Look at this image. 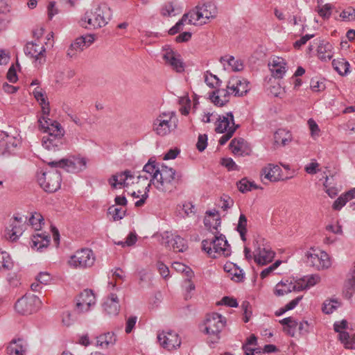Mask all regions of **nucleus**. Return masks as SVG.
Masks as SVG:
<instances>
[{
  "label": "nucleus",
  "instance_id": "58",
  "mask_svg": "<svg viewBox=\"0 0 355 355\" xmlns=\"http://www.w3.org/2000/svg\"><path fill=\"white\" fill-rule=\"evenodd\" d=\"M298 326V322L297 320L293 319L291 324L288 327H284L283 330L286 332L288 336L291 337H294L295 335L296 329Z\"/></svg>",
  "mask_w": 355,
  "mask_h": 355
},
{
  "label": "nucleus",
  "instance_id": "45",
  "mask_svg": "<svg viewBox=\"0 0 355 355\" xmlns=\"http://www.w3.org/2000/svg\"><path fill=\"white\" fill-rule=\"evenodd\" d=\"M340 305L337 300H327L322 304V310L325 314L332 313Z\"/></svg>",
  "mask_w": 355,
  "mask_h": 355
},
{
  "label": "nucleus",
  "instance_id": "17",
  "mask_svg": "<svg viewBox=\"0 0 355 355\" xmlns=\"http://www.w3.org/2000/svg\"><path fill=\"white\" fill-rule=\"evenodd\" d=\"M96 304V297L92 290H84L76 300V307L78 313L87 312Z\"/></svg>",
  "mask_w": 355,
  "mask_h": 355
},
{
  "label": "nucleus",
  "instance_id": "3",
  "mask_svg": "<svg viewBox=\"0 0 355 355\" xmlns=\"http://www.w3.org/2000/svg\"><path fill=\"white\" fill-rule=\"evenodd\" d=\"M112 11L105 3L98 4L87 10L80 21L85 28H99L105 26L112 19Z\"/></svg>",
  "mask_w": 355,
  "mask_h": 355
},
{
  "label": "nucleus",
  "instance_id": "61",
  "mask_svg": "<svg viewBox=\"0 0 355 355\" xmlns=\"http://www.w3.org/2000/svg\"><path fill=\"white\" fill-rule=\"evenodd\" d=\"M281 261L277 260L270 266L263 270L260 274L261 277L262 279L266 278L270 272L275 270L281 264Z\"/></svg>",
  "mask_w": 355,
  "mask_h": 355
},
{
  "label": "nucleus",
  "instance_id": "56",
  "mask_svg": "<svg viewBox=\"0 0 355 355\" xmlns=\"http://www.w3.org/2000/svg\"><path fill=\"white\" fill-rule=\"evenodd\" d=\"M35 279L41 284L47 285L51 282L52 276L47 272H41L37 275Z\"/></svg>",
  "mask_w": 355,
  "mask_h": 355
},
{
  "label": "nucleus",
  "instance_id": "19",
  "mask_svg": "<svg viewBox=\"0 0 355 355\" xmlns=\"http://www.w3.org/2000/svg\"><path fill=\"white\" fill-rule=\"evenodd\" d=\"M24 52L26 55L35 58L36 64H42L46 60V50L44 45L42 44H37L33 42H28L26 45Z\"/></svg>",
  "mask_w": 355,
  "mask_h": 355
},
{
  "label": "nucleus",
  "instance_id": "12",
  "mask_svg": "<svg viewBox=\"0 0 355 355\" xmlns=\"http://www.w3.org/2000/svg\"><path fill=\"white\" fill-rule=\"evenodd\" d=\"M19 144V138L10 136L5 132L0 133V155L9 157L15 155Z\"/></svg>",
  "mask_w": 355,
  "mask_h": 355
},
{
  "label": "nucleus",
  "instance_id": "63",
  "mask_svg": "<svg viewBox=\"0 0 355 355\" xmlns=\"http://www.w3.org/2000/svg\"><path fill=\"white\" fill-rule=\"evenodd\" d=\"M308 125L309 126V129L311 130V135L312 137H315L319 135L320 129L316 123V122L312 119H310L308 121Z\"/></svg>",
  "mask_w": 355,
  "mask_h": 355
},
{
  "label": "nucleus",
  "instance_id": "4",
  "mask_svg": "<svg viewBox=\"0 0 355 355\" xmlns=\"http://www.w3.org/2000/svg\"><path fill=\"white\" fill-rule=\"evenodd\" d=\"M218 13L216 5L208 2L196 6L194 8L185 13L188 16L189 24L202 26L214 19Z\"/></svg>",
  "mask_w": 355,
  "mask_h": 355
},
{
  "label": "nucleus",
  "instance_id": "51",
  "mask_svg": "<svg viewBox=\"0 0 355 355\" xmlns=\"http://www.w3.org/2000/svg\"><path fill=\"white\" fill-rule=\"evenodd\" d=\"M239 190L242 193H245L251 191L252 189H257L256 185L252 182H250L246 178L241 179L237 183Z\"/></svg>",
  "mask_w": 355,
  "mask_h": 355
},
{
  "label": "nucleus",
  "instance_id": "27",
  "mask_svg": "<svg viewBox=\"0 0 355 355\" xmlns=\"http://www.w3.org/2000/svg\"><path fill=\"white\" fill-rule=\"evenodd\" d=\"M33 94L42 107V116H48L50 113L49 101L45 97V92L40 87H37L33 91Z\"/></svg>",
  "mask_w": 355,
  "mask_h": 355
},
{
  "label": "nucleus",
  "instance_id": "23",
  "mask_svg": "<svg viewBox=\"0 0 355 355\" xmlns=\"http://www.w3.org/2000/svg\"><path fill=\"white\" fill-rule=\"evenodd\" d=\"M132 179L133 175L131 174L130 171H125L123 173L112 175L109 180V183L113 188H117V187H121L122 186L126 187L133 183V182L131 181Z\"/></svg>",
  "mask_w": 355,
  "mask_h": 355
},
{
  "label": "nucleus",
  "instance_id": "48",
  "mask_svg": "<svg viewBox=\"0 0 355 355\" xmlns=\"http://www.w3.org/2000/svg\"><path fill=\"white\" fill-rule=\"evenodd\" d=\"M247 218L244 214H241L239 218V223L236 227L237 231L240 234L241 239L245 241L246 240L245 234L247 232Z\"/></svg>",
  "mask_w": 355,
  "mask_h": 355
},
{
  "label": "nucleus",
  "instance_id": "6",
  "mask_svg": "<svg viewBox=\"0 0 355 355\" xmlns=\"http://www.w3.org/2000/svg\"><path fill=\"white\" fill-rule=\"evenodd\" d=\"M225 324L226 319L220 314L212 313L207 315L204 331L208 335L209 342L216 343L220 340V334Z\"/></svg>",
  "mask_w": 355,
  "mask_h": 355
},
{
  "label": "nucleus",
  "instance_id": "31",
  "mask_svg": "<svg viewBox=\"0 0 355 355\" xmlns=\"http://www.w3.org/2000/svg\"><path fill=\"white\" fill-rule=\"evenodd\" d=\"M270 71L275 78H282L286 71L284 59L280 58L274 59L270 65Z\"/></svg>",
  "mask_w": 355,
  "mask_h": 355
},
{
  "label": "nucleus",
  "instance_id": "40",
  "mask_svg": "<svg viewBox=\"0 0 355 355\" xmlns=\"http://www.w3.org/2000/svg\"><path fill=\"white\" fill-rule=\"evenodd\" d=\"M245 144L243 139H234L230 144L232 152L235 155H243L245 152Z\"/></svg>",
  "mask_w": 355,
  "mask_h": 355
},
{
  "label": "nucleus",
  "instance_id": "22",
  "mask_svg": "<svg viewBox=\"0 0 355 355\" xmlns=\"http://www.w3.org/2000/svg\"><path fill=\"white\" fill-rule=\"evenodd\" d=\"M297 281L293 282L288 279L282 280L277 283L274 288V294L277 296H283L293 291H300Z\"/></svg>",
  "mask_w": 355,
  "mask_h": 355
},
{
  "label": "nucleus",
  "instance_id": "42",
  "mask_svg": "<svg viewBox=\"0 0 355 355\" xmlns=\"http://www.w3.org/2000/svg\"><path fill=\"white\" fill-rule=\"evenodd\" d=\"M334 6L330 3H325L324 5H318L315 11L318 12L320 17L323 19H329L331 15Z\"/></svg>",
  "mask_w": 355,
  "mask_h": 355
},
{
  "label": "nucleus",
  "instance_id": "53",
  "mask_svg": "<svg viewBox=\"0 0 355 355\" xmlns=\"http://www.w3.org/2000/svg\"><path fill=\"white\" fill-rule=\"evenodd\" d=\"M189 19L188 16L186 14H184L182 17L181 19L179 20L174 26H173L168 31V33L170 35H175L177 33H178L180 30L182 29L183 26L184 24H188Z\"/></svg>",
  "mask_w": 355,
  "mask_h": 355
},
{
  "label": "nucleus",
  "instance_id": "35",
  "mask_svg": "<svg viewBox=\"0 0 355 355\" xmlns=\"http://www.w3.org/2000/svg\"><path fill=\"white\" fill-rule=\"evenodd\" d=\"M274 140L277 145L284 146L291 141V135L288 131L279 129L274 134Z\"/></svg>",
  "mask_w": 355,
  "mask_h": 355
},
{
  "label": "nucleus",
  "instance_id": "25",
  "mask_svg": "<svg viewBox=\"0 0 355 355\" xmlns=\"http://www.w3.org/2000/svg\"><path fill=\"white\" fill-rule=\"evenodd\" d=\"M282 169L277 165L268 164L261 171V178L270 182H277L281 180Z\"/></svg>",
  "mask_w": 355,
  "mask_h": 355
},
{
  "label": "nucleus",
  "instance_id": "26",
  "mask_svg": "<svg viewBox=\"0 0 355 355\" xmlns=\"http://www.w3.org/2000/svg\"><path fill=\"white\" fill-rule=\"evenodd\" d=\"M230 94L227 88V89H218L209 94V99L214 105L221 107L229 102Z\"/></svg>",
  "mask_w": 355,
  "mask_h": 355
},
{
  "label": "nucleus",
  "instance_id": "2",
  "mask_svg": "<svg viewBox=\"0 0 355 355\" xmlns=\"http://www.w3.org/2000/svg\"><path fill=\"white\" fill-rule=\"evenodd\" d=\"M39 128L47 135L42 139V146L52 151L59 150L64 148L66 140L65 131L61 124L48 116H41L38 119Z\"/></svg>",
  "mask_w": 355,
  "mask_h": 355
},
{
  "label": "nucleus",
  "instance_id": "60",
  "mask_svg": "<svg viewBox=\"0 0 355 355\" xmlns=\"http://www.w3.org/2000/svg\"><path fill=\"white\" fill-rule=\"evenodd\" d=\"M137 321V316H130L126 320L125 331L126 334H130L134 329Z\"/></svg>",
  "mask_w": 355,
  "mask_h": 355
},
{
  "label": "nucleus",
  "instance_id": "55",
  "mask_svg": "<svg viewBox=\"0 0 355 355\" xmlns=\"http://www.w3.org/2000/svg\"><path fill=\"white\" fill-rule=\"evenodd\" d=\"M234 205V200L227 195H223L220 199L219 206L223 211H227Z\"/></svg>",
  "mask_w": 355,
  "mask_h": 355
},
{
  "label": "nucleus",
  "instance_id": "34",
  "mask_svg": "<svg viewBox=\"0 0 355 355\" xmlns=\"http://www.w3.org/2000/svg\"><path fill=\"white\" fill-rule=\"evenodd\" d=\"M355 198V188L338 197L333 204V209L340 210L348 201Z\"/></svg>",
  "mask_w": 355,
  "mask_h": 355
},
{
  "label": "nucleus",
  "instance_id": "20",
  "mask_svg": "<svg viewBox=\"0 0 355 355\" xmlns=\"http://www.w3.org/2000/svg\"><path fill=\"white\" fill-rule=\"evenodd\" d=\"M275 252L269 246L259 245L253 252V259L258 265H266L272 261Z\"/></svg>",
  "mask_w": 355,
  "mask_h": 355
},
{
  "label": "nucleus",
  "instance_id": "38",
  "mask_svg": "<svg viewBox=\"0 0 355 355\" xmlns=\"http://www.w3.org/2000/svg\"><path fill=\"white\" fill-rule=\"evenodd\" d=\"M115 341V336L111 332H107L97 338V345L101 347H107L110 345H114Z\"/></svg>",
  "mask_w": 355,
  "mask_h": 355
},
{
  "label": "nucleus",
  "instance_id": "47",
  "mask_svg": "<svg viewBox=\"0 0 355 355\" xmlns=\"http://www.w3.org/2000/svg\"><path fill=\"white\" fill-rule=\"evenodd\" d=\"M204 79L205 83L211 88H216L218 86H220L221 81L219 80V78L210 73L209 71H207L204 73Z\"/></svg>",
  "mask_w": 355,
  "mask_h": 355
},
{
  "label": "nucleus",
  "instance_id": "50",
  "mask_svg": "<svg viewBox=\"0 0 355 355\" xmlns=\"http://www.w3.org/2000/svg\"><path fill=\"white\" fill-rule=\"evenodd\" d=\"M30 225L35 230H39L42 224H44V218L40 213L35 212L29 218Z\"/></svg>",
  "mask_w": 355,
  "mask_h": 355
},
{
  "label": "nucleus",
  "instance_id": "5",
  "mask_svg": "<svg viewBox=\"0 0 355 355\" xmlns=\"http://www.w3.org/2000/svg\"><path fill=\"white\" fill-rule=\"evenodd\" d=\"M202 249L211 258L229 257L231 254V248L225 236L223 234L215 235L211 239H205L202 241Z\"/></svg>",
  "mask_w": 355,
  "mask_h": 355
},
{
  "label": "nucleus",
  "instance_id": "8",
  "mask_svg": "<svg viewBox=\"0 0 355 355\" xmlns=\"http://www.w3.org/2000/svg\"><path fill=\"white\" fill-rule=\"evenodd\" d=\"M37 179L40 187L46 192L53 193L60 188L61 174L56 170L38 173Z\"/></svg>",
  "mask_w": 355,
  "mask_h": 355
},
{
  "label": "nucleus",
  "instance_id": "16",
  "mask_svg": "<svg viewBox=\"0 0 355 355\" xmlns=\"http://www.w3.org/2000/svg\"><path fill=\"white\" fill-rule=\"evenodd\" d=\"M249 82L239 76H232L227 83V88L231 94L241 96L245 94L250 89Z\"/></svg>",
  "mask_w": 355,
  "mask_h": 355
},
{
  "label": "nucleus",
  "instance_id": "57",
  "mask_svg": "<svg viewBox=\"0 0 355 355\" xmlns=\"http://www.w3.org/2000/svg\"><path fill=\"white\" fill-rule=\"evenodd\" d=\"M173 267L174 269H175L177 271L185 272L187 277H192V271L191 270L187 267L186 265L180 263V262H175L173 264Z\"/></svg>",
  "mask_w": 355,
  "mask_h": 355
},
{
  "label": "nucleus",
  "instance_id": "44",
  "mask_svg": "<svg viewBox=\"0 0 355 355\" xmlns=\"http://www.w3.org/2000/svg\"><path fill=\"white\" fill-rule=\"evenodd\" d=\"M339 340L347 349H355V334L349 335L347 332L340 333Z\"/></svg>",
  "mask_w": 355,
  "mask_h": 355
},
{
  "label": "nucleus",
  "instance_id": "33",
  "mask_svg": "<svg viewBox=\"0 0 355 355\" xmlns=\"http://www.w3.org/2000/svg\"><path fill=\"white\" fill-rule=\"evenodd\" d=\"M320 280V277L318 275H311L310 276H305L299 280H297V284L300 291L308 289L315 284H317Z\"/></svg>",
  "mask_w": 355,
  "mask_h": 355
},
{
  "label": "nucleus",
  "instance_id": "24",
  "mask_svg": "<svg viewBox=\"0 0 355 355\" xmlns=\"http://www.w3.org/2000/svg\"><path fill=\"white\" fill-rule=\"evenodd\" d=\"M104 312L109 315H116L120 310L119 301L117 295L111 293L103 304Z\"/></svg>",
  "mask_w": 355,
  "mask_h": 355
},
{
  "label": "nucleus",
  "instance_id": "32",
  "mask_svg": "<svg viewBox=\"0 0 355 355\" xmlns=\"http://www.w3.org/2000/svg\"><path fill=\"white\" fill-rule=\"evenodd\" d=\"M26 346L22 339L14 340L7 347V352L9 355H24Z\"/></svg>",
  "mask_w": 355,
  "mask_h": 355
},
{
  "label": "nucleus",
  "instance_id": "43",
  "mask_svg": "<svg viewBox=\"0 0 355 355\" xmlns=\"http://www.w3.org/2000/svg\"><path fill=\"white\" fill-rule=\"evenodd\" d=\"M13 267V263L8 253L0 251V270H9Z\"/></svg>",
  "mask_w": 355,
  "mask_h": 355
},
{
  "label": "nucleus",
  "instance_id": "11",
  "mask_svg": "<svg viewBox=\"0 0 355 355\" xmlns=\"http://www.w3.org/2000/svg\"><path fill=\"white\" fill-rule=\"evenodd\" d=\"M306 263L317 270L329 268L331 262L329 254L323 251H316L311 249L306 253Z\"/></svg>",
  "mask_w": 355,
  "mask_h": 355
},
{
  "label": "nucleus",
  "instance_id": "13",
  "mask_svg": "<svg viewBox=\"0 0 355 355\" xmlns=\"http://www.w3.org/2000/svg\"><path fill=\"white\" fill-rule=\"evenodd\" d=\"M50 164L64 168L69 173H78L86 168L87 161L84 157H73L71 159H63L56 162H53Z\"/></svg>",
  "mask_w": 355,
  "mask_h": 355
},
{
  "label": "nucleus",
  "instance_id": "21",
  "mask_svg": "<svg viewBox=\"0 0 355 355\" xmlns=\"http://www.w3.org/2000/svg\"><path fill=\"white\" fill-rule=\"evenodd\" d=\"M234 127L236 131L239 125L234 123V115L232 112H230L218 116L215 130L218 133H224L230 131Z\"/></svg>",
  "mask_w": 355,
  "mask_h": 355
},
{
  "label": "nucleus",
  "instance_id": "64",
  "mask_svg": "<svg viewBox=\"0 0 355 355\" xmlns=\"http://www.w3.org/2000/svg\"><path fill=\"white\" fill-rule=\"evenodd\" d=\"M220 304H224L230 307H237L238 302L236 299L230 297H224L221 300Z\"/></svg>",
  "mask_w": 355,
  "mask_h": 355
},
{
  "label": "nucleus",
  "instance_id": "62",
  "mask_svg": "<svg viewBox=\"0 0 355 355\" xmlns=\"http://www.w3.org/2000/svg\"><path fill=\"white\" fill-rule=\"evenodd\" d=\"M182 210L186 216H190L195 214V206L191 202H185L182 204Z\"/></svg>",
  "mask_w": 355,
  "mask_h": 355
},
{
  "label": "nucleus",
  "instance_id": "9",
  "mask_svg": "<svg viewBox=\"0 0 355 355\" xmlns=\"http://www.w3.org/2000/svg\"><path fill=\"white\" fill-rule=\"evenodd\" d=\"M42 304L40 298L35 295H25L15 304V311L22 315H31L39 310Z\"/></svg>",
  "mask_w": 355,
  "mask_h": 355
},
{
  "label": "nucleus",
  "instance_id": "52",
  "mask_svg": "<svg viewBox=\"0 0 355 355\" xmlns=\"http://www.w3.org/2000/svg\"><path fill=\"white\" fill-rule=\"evenodd\" d=\"M85 46V42L84 41V38L83 36L77 38L76 41L71 44L70 49L68 51V55L72 57L74 53H72L73 50L81 51Z\"/></svg>",
  "mask_w": 355,
  "mask_h": 355
},
{
  "label": "nucleus",
  "instance_id": "39",
  "mask_svg": "<svg viewBox=\"0 0 355 355\" xmlns=\"http://www.w3.org/2000/svg\"><path fill=\"white\" fill-rule=\"evenodd\" d=\"M205 225L209 229L211 233L215 235L220 234L218 228L220 226L221 220L219 217H216V218H205L204 219Z\"/></svg>",
  "mask_w": 355,
  "mask_h": 355
},
{
  "label": "nucleus",
  "instance_id": "18",
  "mask_svg": "<svg viewBox=\"0 0 355 355\" xmlns=\"http://www.w3.org/2000/svg\"><path fill=\"white\" fill-rule=\"evenodd\" d=\"M162 243L175 252H184L187 249V241L178 235L173 236L168 232L164 233Z\"/></svg>",
  "mask_w": 355,
  "mask_h": 355
},
{
  "label": "nucleus",
  "instance_id": "46",
  "mask_svg": "<svg viewBox=\"0 0 355 355\" xmlns=\"http://www.w3.org/2000/svg\"><path fill=\"white\" fill-rule=\"evenodd\" d=\"M11 226L12 229L6 230L5 236L10 241H15L22 234V229L13 223H12Z\"/></svg>",
  "mask_w": 355,
  "mask_h": 355
},
{
  "label": "nucleus",
  "instance_id": "10",
  "mask_svg": "<svg viewBox=\"0 0 355 355\" xmlns=\"http://www.w3.org/2000/svg\"><path fill=\"white\" fill-rule=\"evenodd\" d=\"M95 261L93 252L88 248L77 250L68 260V264L73 268H87L92 266Z\"/></svg>",
  "mask_w": 355,
  "mask_h": 355
},
{
  "label": "nucleus",
  "instance_id": "1",
  "mask_svg": "<svg viewBox=\"0 0 355 355\" xmlns=\"http://www.w3.org/2000/svg\"><path fill=\"white\" fill-rule=\"evenodd\" d=\"M143 175L137 176L138 182H146L145 192L141 198L135 202V206L141 207L148 198V193L151 184L162 192H171L179 182V176L176 175L175 171L164 165L159 166L155 161L150 159L143 168Z\"/></svg>",
  "mask_w": 355,
  "mask_h": 355
},
{
  "label": "nucleus",
  "instance_id": "36",
  "mask_svg": "<svg viewBox=\"0 0 355 355\" xmlns=\"http://www.w3.org/2000/svg\"><path fill=\"white\" fill-rule=\"evenodd\" d=\"M249 345H257V337L251 335L247 340L246 344L243 346L245 355H262L260 348H251Z\"/></svg>",
  "mask_w": 355,
  "mask_h": 355
},
{
  "label": "nucleus",
  "instance_id": "37",
  "mask_svg": "<svg viewBox=\"0 0 355 355\" xmlns=\"http://www.w3.org/2000/svg\"><path fill=\"white\" fill-rule=\"evenodd\" d=\"M332 66L334 69L342 76L346 75L349 69V63L345 59L333 60Z\"/></svg>",
  "mask_w": 355,
  "mask_h": 355
},
{
  "label": "nucleus",
  "instance_id": "49",
  "mask_svg": "<svg viewBox=\"0 0 355 355\" xmlns=\"http://www.w3.org/2000/svg\"><path fill=\"white\" fill-rule=\"evenodd\" d=\"M355 291V275H352V277L348 279L345 284L344 295L345 297L349 299L352 297Z\"/></svg>",
  "mask_w": 355,
  "mask_h": 355
},
{
  "label": "nucleus",
  "instance_id": "29",
  "mask_svg": "<svg viewBox=\"0 0 355 355\" xmlns=\"http://www.w3.org/2000/svg\"><path fill=\"white\" fill-rule=\"evenodd\" d=\"M332 45L324 40L321 41L318 46V56L322 61L330 60L333 57Z\"/></svg>",
  "mask_w": 355,
  "mask_h": 355
},
{
  "label": "nucleus",
  "instance_id": "41",
  "mask_svg": "<svg viewBox=\"0 0 355 355\" xmlns=\"http://www.w3.org/2000/svg\"><path fill=\"white\" fill-rule=\"evenodd\" d=\"M107 214L112 216L113 220L116 221L125 216L126 209L124 207L112 205L109 207Z\"/></svg>",
  "mask_w": 355,
  "mask_h": 355
},
{
  "label": "nucleus",
  "instance_id": "28",
  "mask_svg": "<svg viewBox=\"0 0 355 355\" xmlns=\"http://www.w3.org/2000/svg\"><path fill=\"white\" fill-rule=\"evenodd\" d=\"M220 60L225 69L239 71L243 69V62L240 60L235 59L233 56L225 55L221 57Z\"/></svg>",
  "mask_w": 355,
  "mask_h": 355
},
{
  "label": "nucleus",
  "instance_id": "14",
  "mask_svg": "<svg viewBox=\"0 0 355 355\" xmlns=\"http://www.w3.org/2000/svg\"><path fill=\"white\" fill-rule=\"evenodd\" d=\"M157 339L160 345L168 351L177 349L182 343L179 335L173 331L159 333Z\"/></svg>",
  "mask_w": 355,
  "mask_h": 355
},
{
  "label": "nucleus",
  "instance_id": "7",
  "mask_svg": "<svg viewBox=\"0 0 355 355\" xmlns=\"http://www.w3.org/2000/svg\"><path fill=\"white\" fill-rule=\"evenodd\" d=\"M178 120L173 112H163L158 115L153 123V130L159 136L164 137L177 128Z\"/></svg>",
  "mask_w": 355,
  "mask_h": 355
},
{
  "label": "nucleus",
  "instance_id": "54",
  "mask_svg": "<svg viewBox=\"0 0 355 355\" xmlns=\"http://www.w3.org/2000/svg\"><path fill=\"white\" fill-rule=\"evenodd\" d=\"M340 17L345 21H355V8L352 7L347 8L340 12Z\"/></svg>",
  "mask_w": 355,
  "mask_h": 355
},
{
  "label": "nucleus",
  "instance_id": "30",
  "mask_svg": "<svg viewBox=\"0 0 355 355\" xmlns=\"http://www.w3.org/2000/svg\"><path fill=\"white\" fill-rule=\"evenodd\" d=\"M32 248L37 250H42L43 248L48 247L50 239L48 234L45 233H37L33 235L31 239Z\"/></svg>",
  "mask_w": 355,
  "mask_h": 355
},
{
  "label": "nucleus",
  "instance_id": "15",
  "mask_svg": "<svg viewBox=\"0 0 355 355\" xmlns=\"http://www.w3.org/2000/svg\"><path fill=\"white\" fill-rule=\"evenodd\" d=\"M162 57L166 63L177 73H182L184 71L185 64L181 55L177 52L168 48L164 50Z\"/></svg>",
  "mask_w": 355,
  "mask_h": 355
},
{
  "label": "nucleus",
  "instance_id": "59",
  "mask_svg": "<svg viewBox=\"0 0 355 355\" xmlns=\"http://www.w3.org/2000/svg\"><path fill=\"white\" fill-rule=\"evenodd\" d=\"M207 145V136L206 135H200L198 138L196 148L200 151H203Z\"/></svg>",
  "mask_w": 355,
  "mask_h": 355
}]
</instances>
